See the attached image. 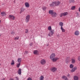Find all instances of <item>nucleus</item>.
Wrapping results in <instances>:
<instances>
[{"instance_id":"nucleus-27","label":"nucleus","mask_w":80,"mask_h":80,"mask_svg":"<svg viewBox=\"0 0 80 80\" xmlns=\"http://www.w3.org/2000/svg\"><path fill=\"white\" fill-rule=\"evenodd\" d=\"M20 63H19L17 64V68H18L20 67Z\"/></svg>"},{"instance_id":"nucleus-13","label":"nucleus","mask_w":80,"mask_h":80,"mask_svg":"<svg viewBox=\"0 0 80 80\" xmlns=\"http://www.w3.org/2000/svg\"><path fill=\"white\" fill-rule=\"evenodd\" d=\"M62 79H63L64 80H68V78H67V77H66V76H63L62 77Z\"/></svg>"},{"instance_id":"nucleus-31","label":"nucleus","mask_w":80,"mask_h":80,"mask_svg":"<svg viewBox=\"0 0 80 80\" xmlns=\"http://www.w3.org/2000/svg\"><path fill=\"white\" fill-rule=\"evenodd\" d=\"M75 6H72L71 7V10H75Z\"/></svg>"},{"instance_id":"nucleus-36","label":"nucleus","mask_w":80,"mask_h":80,"mask_svg":"<svg viewBox=\"0 0 80 80\" xmlns=\"http://www.w3.org/2000/svg\"><path fill=\"white\" fill-rule=\"evenodd\" d=\"M28 53V51H25L24 54H27V53Z\"/></svg>"},{"instance_id":"nucleus-4","label":"nucleus","mask_w":80,"mask_h":80,"mask_svg":"<svg viewBox=\"0 0 80 80\" xmlns=\"http://www.w3.org/2000/svg\"><path fill=\"white\" fill-rule=\"evenodd\" d=\"M30 15H28L27 16H26L25 20V22L26 23H28V22H29V20H30Z\"/></svg>"},{"instance_id":"nucleus-38","label":"nucleus","mask_w":80,"mask_h":80,"mask_svg":"<svg viewBox=\"0 0 80 80\" xmlns=\"http://www.w3.org/2000/svg\"><path fill=\"white\" fill-rule=\"evenodd\" d=\"M57 36L58 37H60V35L59 34H58L57 35Z\"/></svg>"},{"instance_id":"nucleus-9","label":"nucleus","mask_w":80,"mask_h":80,"mask_svg":"<svg viewBox=\"0 0 80 80\" xmlns=\"http://www.w3.org/2000/svg\"><path fill=\"white\" fill-rule=\"evenodd\" d=\"M77 69V67H75L73 68L72 70H71V72H73L75 71Z\"/></svg>"},{"instance_id":"nucleus-37","label":"nucleus","mask_w":80,"mask_h":80,"mask_svg":"<svg viewBox=\"0 0 80 80\" xmlns=\"http://www.w3.org/2000/svg\"><path fill=\"white\" fill-rule=\"evenodd\" d=\"M78 60L79 61H80V56H78Z\"/></svg>"},{"instance_id":"nucleus-7","label":"nucleus","mask_w":80,"mask_h":80,"mask_svg":"<svg viewBox=\"0 0 80 80\" xmlns=\"http://www.w3.org/2000/svg\"><path fill=\"white\" fill-rule=\"evenodd\" d=\"M57 68H56L55 67H53L52 68H51V70L52 71V72H55V71H57Z\"/></svg>"},{"instance_id":"nucleus-21","label":"nucleus","mask_w":80,"mask_h":80,"mask_svg":"<svg viewBox=\"0 0 80 80\" xmlns=\"http://www.w3.org/2000/svg\"><path fill=\"white\" fill-rule=\"evenodd\" d=\"M61 29L62 30V32H65V29H64L63 27H61Z\"/></svg>"},{"instance_id":"nucleus-18","label":"nucleus","mask_w":80,"mask_h":80,"mask_svg":"<svg viewBox=\"0 0 80 80\" xmlns=\"http://www.w3.org/2000/svg\"><path fill=\"white\" fill-rule=\"evenodd\" d=\"M22 73V71H21V69L19 68L18 71V73L19 75H21Z\"/></svg>"},{"instance_id":"nucleus-14","label":"nucleus","mask_w":80,"mask_h":80,"mask_svg":"<svg viewBox=\"0 0 80 80\" xmlns=\"http://www.w3.org/2000/svg\"><path fill=\"white\" fill-rule=\"evenodd\" d=\"M73 79L74 80H78L79 78H78V77L77 76H74Z\"/></svg>"},{"instance_id":"nucleus-26","label":"nucleus","mask_w":80,"mask_h":80,"mask_svg":"<svg viewBox=\"0 0 80 80\" xmlns=\"http://www.w3.org/2000/svg\"><path fill=\"white\" fill-rule=\"evenodd\" d=\"M24 10H25V9L24 8H22L20 13H22V12H24Z\"/></svg>"},{"instance_id":"nucleus-8","label":"nucleus","mask_w":80,"mask_h":80,"mask_svg":"<svg viewBox=\"0 0 80 80\" xmlns=\"http://www.w3.org/2000/svg\"><path fill=\"white\" fill-rule=\"evenodd\" d=\"M9 17L11 19H12L13 20H15V16L13 15H9Z\"/></svg>"},{"instance_id":"nucleus-48","label":"nucleus","mask_w":80,"mask_h":80,"mask_svg":"<svg viewBox=\"0 0 80 80\" xmlns=\"http://www.w3.org/2000/svg\"><path fill=\"white\" fill-rule=\"evenodd\" d=\"M1 35H0V36H1Z\"/></svg>"},{"instance_id":"nucleus-19","label":"nucleus","mask_w":80,"mask_h":80,"mask_svg":"<svg viewBox=\"0 0 80 80\" xmlns=\"http://www.w3.org/2000/svg\"><path fill=\"white\" fill-rule=\"evenodd\" d=\"M39 79L40 80H43V79H44V76H43V75H41Z\"/></svg>"},{"instance_id":"nucleus-15","label":"nucleus","mask_w":80,"mask_h":80,"mask_svg":"<svg viewBox=\"0 0 80 80\" xmlns=\"http://www.w3.org/2000/svg\"><path fill=\"white\" fill-rule=\"evenodd\" d=\"M51 15L53 17H55L57 16V13L55 12H53Z\"/></svg>"},{"instance_id":"nucleus-29","label":"nucleus","mask_w":80,"mask_h":80,"mask_svg":"<svg viewBox=\"0 0 80 80\" xmlns=\"http://www.w3.org/2000/svg\"><path fill=\"white\" fill-rule=\"evenodd\" d=\"M70 57H68L66 58V60H68V61H70Z\"/></svg>"},{"instance_id":"nucleus-10","label":"nucleus","mask_w":80,"mask_h":80,"mask_svg":"<svg viewBox=\"0 0 80 80\" xmlns=\"http://www.w3.org/2000/svg\"><path fill=\"white\" fill-rule=\"evenodd\" d=\"M39 52L37 50H35L33 52V53L34 55H38L39 54Z\"/></svg>"},{"instance_id":"nucleus-45","label":"nucleus","mask_w":80,"mask_h":80,"mask_svg":"<svg viewBox=\"0 0 80 80\" xmlns=\"http://www.w3.org/2000/svg\"><path fill=\"white\" fill-rule=\"evenodd\" d=\"M0 23H1V20H0Z\"/></svg>"},{"instance_id":"nucleus-12","label":"nucleus","mask_w":80,"mask_h":80,"mask_svg":"<svg viewBox=\"0 0 80 80\" xmlns=\"http://www.w3.org/2000/svg\"><path fill=\"white\" fill-rule=\"evenodd\" d=\"M25 5L26 7H27V8H28L30 7V5L29 4V3L27 2H26L25 3Z\"/></svg>"},{"instance_id":"nucleus-17","label":"nucleus","mask_w":80,"mask_h":80,"mask_svg":"<svg viewBox=\"0 0 80 80\" xmlns=\"http://www.w3.org/2000/svg\"><path fill=\"white\" fill-rule=\"evenodd\" d=\"M71 63L73 64L75 63V60L73 58H72L71 59Z\"/></svg>"},{"instance_id":"nucleus-47","label":"nucleus","mask_w":80,"mask_h":80,"mask_svg":"<svg viewBox=\"0 0 80 80\" xmlns=\"http://www.w3.org/2000/svg\"><path fill=\"white\" fill-rule=\"evenodd\" d=\"M0 11H1V10L0 9Z\"/></svg>"},{"instance_id":"nucleus-46","label":"nucleus","mask_w":80,"mask_h":80,"mask_svg":"<svg viewBox=\"0 0 80 80\" xmlns=\"http://www.w3.org/2000/svg\"><path fill=\"white\" fill-rule=\"evenodd\" d=\"M68 76H69V74H68Z\"/></svg>"},{"instance_id":"nucleus-33","label":"nucleus","mask_w":80,"mask_h":80,"mask_svg":"<svg viewBox=\"0 0 80 80\" xmlns=\"http://www.w3.org/2000/svg\"><path fill=\"white\" fill-rule=\"evenodd\" d=\"M15 78V80H19V78L18 77H16Z\"/></svg>"},{"instance_id":"nucleus-11","label":"nucleus","mask_w":80,"mask_h":80,"mask_svg":"<svg viewBox=\"0 0 80 80\" xmlns=\"http://www.w3.org/2000/svg\"><path fill=\"white\" fill-rule=\"evenodd\" d=\"M79 34L80 33L79 32V31H76L74 33V35H77V36L79 35Z\"/></svg>"},{"instance_id":"nucleus-39","label":"nucleus","mask_w":80,"mask_h":80,"mask_svg":"<svg viewBox=\"0 0 80 80\" xmlns=\"http://www.w3.org/2000/svg\"><path fill=\"white\" fill-rule=\"evenodd\" d=\"M33 44L32 43H31L30 44V46H32V44Z\"/></svg>"},{"instance_id":"nucleus-30","label":"nucleus","mask_w":80,"mask_h":80,"mask_svg":"<svg viewBox=\"0 0 80 80\" xmlns=\"http://www.w3.org/2000/svg\"><path fill=\"white\" fill-rule=\"evenodd\" d=\"M69 67H70V68H73V65L72 64H71L70 65Z\"/></svg>"},{"instance_id":"nucleus-23","label":"nucleus","mask_w":80,"mask_h":80,"mask_svg":"<svg viewBox=\"0 0 80 80\" xmlns=\"http://www.w3.org/2000/svg\"><path fill=\"white\" fill-rule=\"evenodd\" d=\"M49 13L50 14H51L52 15V14H53V11L52 10H50L49 11Z\"/></svg>"},{"instance_id":"nucleus-1","label":"nucleus","mask_w":80,"mask_h":80,"mask_svg":"<svg viewBox=\"0 0 80 80\" xmlns=\"http://www.w3.org/2000/svg\"><path fill=\"white\" fill-rule=\"evenodd\" d=\"M55 57V54L54 53H52L50 57V59L51 60H52V62H57L58 59H59V58L58 57Z\"/></svg>"},{"instance_id":"nucleus-35","label":"nucleus","mask_w":80,"mask_h":80,"mask_svg":"<svg viewBox=\"0 0 80 80\" xmlns=\"http://www.w3.org/2000/svg\"><path fill=\"white\" fill-rule=\"evenodd\" d=\"M27 80H32V79L30 78H28Z\"/></svg>"},{"instance_id":"nucleus-24","label":"nucleus","mask_w":80,"mask_h":80,"mask_svg":"<svg viewBox=\"0 0 80 80\" xmlns=\"http://www.w3.org/2000/svg\"><path fill=\"white\" fill-rule=\"evenodd\" d=\"M59 25L60 26V27H62L63 25V22H61L59 23Z\"/></svg>"},{"instance_id":"nucleus-22","label":"nucleus","mask_w":80,"mask_h":80,"mask_svg":"<svg viewBox=\"0 0 80 80\" xmlns=\"http://www.w3.org/2000/svg\"><path fill=\"white\" fill-rule=\"evenodd\" d=\"M18 62L21 63V62H22V59H21V58H19L18 59Z\"/></svg>"},{"instance_id":"nucleus-32","label":"nucleus","mask_w":80,"mask_h":80,"mask_svg":"<svg viewBox=\"0 0 80 80\" xmlns=\"http://www.w3.org/2000/svg\"><path fill=\"white\" fill-rule=\"evenodd\" d=\"M19 38V37L18 36H17V37H16L15 38L14 40H18V39Z\"/></svg>"},{"instance_id":"nucleus-28","label":"nucleus","mask_w":80,"mask_h":80,"mask_svg":"<svg viewBox=\"0 0 80 80\" xmlns=\"http://www.w3.org/2000/svg\"><path fill=\"white\" fill-rule=\"evenodd\" d=\"M15 64V62H14V61L13 60H12V62L11 63V65H14Z\"/></svg>"},{"instance_id":"nucleus-44","label":"nucleus","mask_w":80,"mask_h":80,"mask_svg":"<svg viewBox=\"0 0 80 80\" xmlns=\"http://www.w3.org/2000/svg\"><path fill=\"white\" fill-rule=\"evenodd\" d=\"M72 1H73V3H74V1L73 0Z\"/></svg>"},{"instance_id":"nucleus-41","label":"nucleus","mask_w":80,"mask_h":80,"mask_svg":"<svg viewBox=\"0 0 80 80\" xmlns=\"http://www.w3.org/2000/svg\"><path fill=\"white\" fill-rule=\"evenodd\" d=\"M13 31H12V32H11V34H13Z\"/></svg>"},{"instance_id":"nucleus-5","label":"nucleus","mask_w":80,"mask_h":80,"mask_svg":"<svg viewBox=\"0 0 80 80\" xmlns=\"http://www.w3.org/2000/svg\"><path fill=\"white\" fill-rule=\"evenodd\" d=\"M68 14V13L67 12H63L60 14V17H62V16H67Z\"/></svg>"},{"instance_id":"nucleus-6","label":"nucleus","mask_w":80,"mask_h":80,"mask_svg":"<svg viewBox=\"0 0 80 80\" xmlns=\"http://www.w3.org/2000/svg\"><path fill=\"white\" fill-rule=\"evenodd\" d=\"M40 62L42 65H45L46 63V61L44 59L41 60Z\"/></svg>"},{"instance_id":"nucleus-40","label":"nucleus","mask_w":80,"mask_h":80,"mask_svg":"<svg viewBox=\"0 0 80 80\" xmlns=\"http://www.w3.org/2000/svg\"><path fill=\"white\" fill-rule=\"evenodd\" d=\"M76 15H77V16H78V13L77 12H76Z\"/></svg>"},{"instance_id":"nucleus-25","label":"nucleus","mask_w":80,"mask_h":80,"mask_svg":"<svg viewBox=\"0 0 80 80\" xmlns=\"http://www.w3.org/2000/svg\"><path fill=\"white\" fill-rule=\"evenodd\" d=\"M48 30H49V31H51L52 30V27L51 26H48Z\"/></svg>"},{"instance_id":"nucleus-16","label":"nucleus","mask_w":80,"mask_h":80,"mask_svg":"<svg viewBox=\"0 0 80 80\" xmlns=\"http://www.w3.org/2000/svg\"><path fill=\"white\" fill-rule=\"evenodd\" d=\"M1 14L2 15V17H3V16H5L6 15V13L5 12H1Z\"/></svg>"},{"instance_id":"nucleus-42","label":"nucleus","mask_w":80,"mask_h":80,"mask_svg":"<svg viewBox=\"0 0 80 80\" xmlns=\"http://www.w3.org/2000/svg\"><path fill=\"white\" fill-rule=\"evenodd\" d=\"M78 10H79V12H80V7L78 9Z\"/></svg>"},{"instance_id":"nucleus-20","label":"nucleus","mask_w":80,"mask_h":80,"mask_svg":"<svg viewBox=\"0 0 80 80\" xmlns=\"http://www.w3.org/2000/svg\"><path fill=\"white\" fill-rule=\"evenodd\" d=\"M47 8L45 6H43L42 8V9L43 10V11H45V10H47Z\"/></svg>"},{"instance_id":"nucleus-43","label":"nucleus","mask_w":80,"mask_h":80,"mask_svg":"<svg viewBox=\"0 0 80 80\" xmlns=\"http://www.w3.org/2000/svg\"><path fill=\"white\" fill-rule=\"evenodd\" d=\"M66 63H68V62L67 61H66Z\"/></svg>"},{"instance_id":"nucleus-2","label":"nucleus","mask_w":80,"mask_h":80,"mask_svg":"<svg viewBox=\"0 0 80 80\" xmlns=\"http://www.w3.org/2000/svg\"><path fill=\"white\" fill-rule=\"evenodd\" d=\"M60 4V1H57V2H52V6H58Z\"/></svg>"},{"instance_id":"nucleus-34","label":"nucleus","mask_w":80,"mask_h":80,"mask_svg":"<svg viewBox=\"0 0 80 80\" xmlns=\"http://www.w3.org/2000/svg\"><path fill=\"white\" fill-rule=\"evenodd\" d=\"M28 29H26L25 31V33H28Z\"/></svg>"},{"instance_id":"nucleus-3","label":"nucleus","mask_w":80,"mask_h":80,"mask_svg":"<svg viewBox=\"0 0 80 80\" xmlns=\"http://www.w3.org/2000/svg\"><path fill=\"white\" fill-rule=\"evenodd\" d=\"M54 34V30H51L50 31V32H49V33L48 34V36L49 37H52V35Z\"/></svg>"}]
</instances>
